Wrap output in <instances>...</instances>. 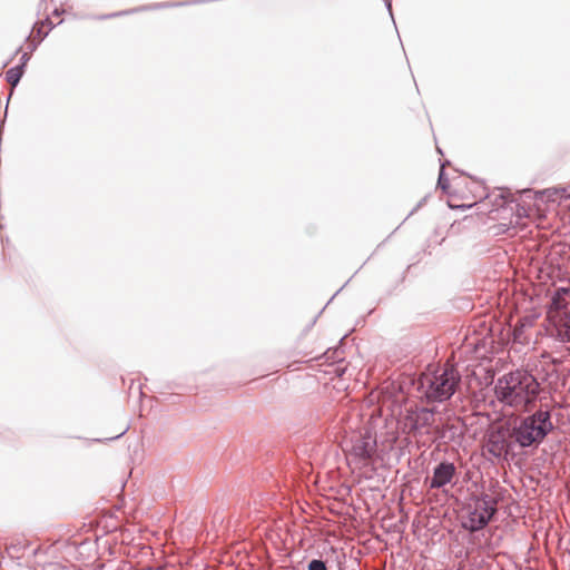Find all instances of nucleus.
<instances>
[{
  "instance_id": "nucleus-1",
  "label": "nucleus",
  "mask_w": 570,
  "mask_h": 570,
  "mask_svg": "<svg viewBox=\"0 0 570 570\" xmlns=\"http://www.w3.org/2000/svg\"><path fill=\"white\" fill-rule=\"evenodd\" d=\"M540 385L535 377L525 371H514L500 377L494 386L499 402L518 412L528 410L539 394Z\"/></svg>"
},
{
  "instance_id": "nucleus-2",
  "label": "nucleus",
  "mask_w": 570,
  "mask_h": 570,
  "mask_svg": "<svg viewBox=\"0 0 570 570\" xmlns=\"http://www.w3.org/2000/svg\"><path fill=\"white\" fill-rule=\"evenodd\" d=\"M461 376L453 365L445 364L434 373H425L421 377V385L426 387L429 400L442 402L450 399L459 384Z\"/></svg>"
},
{
  "instance_id": "nucleus-3",
  "label": "nucleus",
  "mask_w": 570,
  "mask_h": 570,
  "mask_svg": "<svg viewBox=\"0 0 570 570\" xmlns=\"http://www.w3.org/2000/svg\"><path fill=\"white\" fill-rule=\"evenodd\" d=\"M552 428L548 412L539 411L511 424L513 440L522 448L540 443Z\"/></svg>"
},
{
  "instance_id": "nucleus-4",
  "label": "nucleus",
  "mask_w": 570,
  "mask_h": 570,
  "mask_svg": "<svg viewBox=\"0 0 570 570\" xmlns=\"http://www.w3.org/2000/svg\"><path fill=\"white\" fill-rule=\"evenodd\" d=\"M547 317L556 328L557 336L570 342V291L559 288L552 297Z\"/></svg>"
},
{
  "instance_id": "nucleus-5",
  "label": "nucleus",
  "mask_w": 570,
  "mask_h": 570,
  "mask_svg": "<svg viewBox=\"0 0 570 570\" xmlns=\"http://www.w3.org/2000/svg\"><path fill=\"white\" fill-rule=\"evenodd\" d=\"M497 511V501L490 495L476 498L462 522L464 529L474 532L484 528Z\"/></svg>"
},
{
  "instance_id": "nucleus-6",
  "label": "nucleus",
  "mask_w": 570,
  "mask_h": 570,
  "mask_svg": "<svg viewBox=\"0 0 570 570\" xmlns=\"http://www.w3.org/2000/svg\"><path fill=\"white\" fill-rule=\"evenodd\" d=\"M511 432V423H504L499 425H493L487 435L485 449L487 451L495 458H500L505 454L511 445V440L513 439Z\"/></svg>"
},
{
  "instance_id": "nucleus-7",
  "label": "nucleus",
  "mask_w": 570,
  "mask_h": 570,
  "mask_svg": "<svg viewBox=\"0 0 570 570\" xmlns=\"http://www.w3.org/2000/svg\"><path fill=\"white\" fill-rule=\"evenodd\" d=\"M376 453V439L370 431L360 434L353 441L350 454L363 466L368 465L372 458Z\"/></svg>"
},
{
  "instance_id": "nucleus-8",
  "label": "nucleus",
  "mask_w": 570,
  "mask_h": 570,
  "mask_svg": "<svg viewBox=\"0 0 570 570\" xmlns=\"http://www.w3.org/2000/svg\"><path fill=\"white\" fill-rule=\"evenodd\" d=\"M476 184L468 179H461L455 183L452 190L449 191L451 196V207H472L476 203L475 196H471L469 193L472 187Z\"/></svg>"
},
{
  "instance_id": "nucleus-9",
  "label": "nucleus",
  "mask_w": 570,
  "mask_h": 570,
  "mask_svg": "<svg viewBox=\"0 0 570 570\" xmlns=\"http://www.w3.org/2000/svg\"><path fill=\"white\" fill-rule=\"evenodd\" d=\"M456 469L453 463L442 462L440 463L433 472V476L431 479V488L440 489L452 482L455 475Z\"/></svg>"
},
{
  "instance_id": "nucleus-10",
  "label": "nucleus",
  "mask_w": 570,
  "mask_h": 570,
  "mask_svg": "<svg viewBox=\"0 0 570 570\" xmlns=\"http://www.w3.org/2000/svg\"><path fill=\"white\" fill-rule=\"evenodd\" d=\"M52 28V22L49 19L37 22L32 29V38L35 41H42Z\"/></svg>"
},
{
  "instance_id": "nucleus-11",
  "label": "nucleus",
  "mask_w": 570,
  "mask_h": 570,
  "mask_svg": "<svg viewBox=\"0 0 570 570\" xmlns=\"http://www.w3.org/2000/svg\"><path fill=\"white\" fill-rule=\"evenodd\" d=\"M434 415L431 411L426 409L416 410V423L417 430L429 426L433 423Z\"/></svg>"
},
{
  "instance_id": "nucleus-12",
  "label": "nucleus",
  "mask_w": 570,
  "mask_h": 570,
  "mask_svg": "<svg viewBox=\"0 0 570 570\" xmlns=\"http://www.w3.org/2000/svg\"><path fill=\"white\" fill-rule=\"evenodd\" d=\"M22 75H23V67L17 66V67L10 68L6 72V79L12 87H14L19 82Z\"/></svg>"
},
{
  "instance_id": "nucleus-13",
  "label": "nucleus",
  "mask_w": 570,
  "mask_h": 570,
  "mask_svg": "<svg viewBox=\"0 0 570 570\" xmlns=\"http://www.w3.org/2000/svg\"><path fill=\"white\" fill-rule=\"evenodd\" d=\"M403 431L409 433L417 431L416 411H407L403 421Z\"/></svg>"
},
{
  "instance_id": "nucleus-14",
  "label": "nucleus",
  "mask_w": 570,
  "mask_h": 570,
  "mask_svg": "<svg viewBox=\"0 0 570 570\" xmlns=\"http://www.w3.org/2000/svg\"><path fill=\"white\" fill-rule=\"evenodd\" d=\"M554 199H568L570 198V186L569 187H560L553 190Z\"/></svg>"
},
{
  "instance_id": "nucleus-15",
  "label": "nucleus",
  "mask_w": 570,
  "mask_h": 570,
  "mask_svg": "<svg viewBox=\"0 0 570 570\" xmlns=\"http://www.w3.org/2000/svg\"><path fill=\"white\" fill-rule=\"evenodd\" d=\"M308 570H327L322 560L314 559L308 563Z\"/></svg>"
},
{
  "instance_id": "nucleus-16",
  "label": "nucleus",
  "mask_w": 570,
  "mask_h": 570,
  "mask_svg": "<svg viewBox=\"0 0 570 570\" xmlns=\"http://www.w3.org/2000/svg\"><path fill=\"white\" fill-rule=\"evenodd\" d=\"M439 184L442 186V189H446V188H448L445 185H443V184L441 183V180L439 181Z\"/></svg>"
}]
</instances>
